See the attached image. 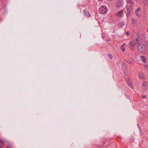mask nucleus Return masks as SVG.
<instances>
[{
	"mask_svg": "<svg viewBox=\"0 0 148 148\" xmlns=\"http://www.w3.org/2000/svg\"><path fill=\"white\" fill-rule=\"evenodd\" d=\"M140 39V38L139 35H137L136 36V37H135L134 38L133 41L135 43V44L138 43Z\"/></svg>",
	"mask_w": 148,
	"mask_h": 148,
	"instance_id": "nucleus-5",
	"label": "nucleus"
},
{
	"mask_svg": "<svg viewBox=\"0 0 148 148\" xmlns=\"http://www.w3.org/2000/svg\"><path fill=\"white\" fill-rule=\"evenodd\" d=\"M122 69L123 72L125 75L127 74V71H128V68L127 64L123 63L122 64Z\"/></svg>",
	"mask_w": 148,
	"mask_h": 148,
	"instance_id": "nucleus-3",
	"label": "nucleus"
},
{
	"mask_svg": "<svg viewBox=\"0 0 148 148\" xmlns=\"http://www.w3.org/2000/svg\"><path fill=\"white\" fill-rule=\"evenodd\" d=\"M140 0H135L136 1V2H138L139 1H140Z\"/></svg>",
	"mask_w": 148,
	"mask_h": 148,
	"instance_id": "nucleus-25",
	"label": "nucleus"
},
{
	"mask_svg": "<svg viewBox=\"0 0 148 148\" xmlns=\"http://www.w3.org/2000/svg\"><path fill=\"white\" fill-rule=\"evenodd\" d=\"M127 10L128 12L127 16H129L133 8V6L131 5H127Z\"/></svg>",
	"mask_w": 148,
	"mask_h": 148,
	"instance_id": "nucleus-4",
	"label": "nucleus"
},
{
	"mask_svg": "<svg viewBox=\"0 0 148 148\" xmlns=\"http://www.w3.org/2000/svg\"><path fill=\"white\" fill-rule=\"evenodd\" d=\"M126 34V35L127 36H128L129 35V32H126L125 33Z\"/></svg>",
	"mask_w": 148,
	"mask_h": 148,
	"instance_id": "nucleus-20",
	"label": "nucleus"
},
{
	"mask_svg": "<svg viewBox=\"0 0 148 148\" xmlns=\"http://www.w3.org/2000/svg\"><path fill=\"white\" fill-rule=\"evenodd\" d=\"M125 43H124L123 45H122L121 46L124 47V46L125 45Z\"/></svg>",
	"mask_w": 148,
	"mask_h": 148,
	"instance_id": "nucleus-24",
	"label": "nucleus"
},
{
	"mask_svg": "<svg viewBox=\"0 0 148 148\" xmlns=\"http://www.w3.org/2000/svg\"><path fill=\"white\" fill-rule=\"evenodd\" d=\"M139 77L140 79H143L144 78L143 77V74L142 73L140 72L139 74Z\"/></svg>",
	"mask_w": 148,
	"mask_h": 148,
	"instance_id": "nucleus-14",
	"label": "nucleus"
},
{
	"mask_svg": "<svg viewBox=\"0 0 148 148\" xmlns=\"http://www.w3.org/2000/svg\"><path fill=\"white\" fill-rule=\"evenodd\" d=\"M140 8H138L135 11V15L138 17H140V14L138 13V12L140 11Z\"/></svg>",
	"mask_w": 148,
	"mask_h": 148,
	"instance_id": "nucleus-10",
	"label": "nucleus"
},
{
	"mask_svg": "<svg viewBox=\"0 0 148 148\" xmlns=\"http://www.w3.org/2000/svg\"><path fill=\"white\" fill-rule=\"evenodd\" d=\"M121 49L123 52H124L125 50V49L124 47L121 46L120 47Z\"/></svg>",
	"mask_w": 148,
	"mask_h": 148,
	"instance_id": "nucleus-16",
	"label": "nucleus"
},
{
	"mask_svg": "<svg viewBox=\"0 0 148 148\" xmlns=\"http://www.w3.org/2000/svg\"><path fill=\"white\" fill-rule=\"evenodd\" d=\"M143 86H145L146 84V81H144L143 82Z\"/></svg>",
	"mask_w": 148,
	"mask_h": 148,
	"instance_id": "nucleus-18",
	"label": "nucleus"
},
{
	"mask_svg": "<svg viewBox=\"0 0 148 148\" xmlns=\"http://www.w3.org/2000/svg\"><path fill=\"white\" fill-rule=\"evenodd\" d=\"M142 97L143 98L145 99L147 97V96H142Z\"/></svg>",
	"mask_w": 148,
	"mask_h": 148,
	"instance_id": "nucleus-22",
	"label": "nucleus"
},
{
	"mask_svg": "<svg viewBox=\"0 0 148 148\" xmlns=\"http://www.w3.org/2000/svg\"><path fill=\"white\" fill-rule=\"evenodd\" d=\"M144 2L146 3H147L148 2V0H144Z\"/></svg>",
	"mask_w": 148,
	"mask_h": 148,
	"instance_id": "nucleus-21",
	"label": "nucleus"
},
{
	"mask_svg": "<svg viewBox=\"0 0 148 148\" xmlns=\"http://www.w3.org/2000/svg\"><path fill=\"white\" fill-rule=\"evenodd\" d=\"M126 81L128 85L131 88H132L133 86L132 85L131 79L130 78L127 77Z\"/></svg>",
	"mask_w": 148,
	"mask_h": 148,
	"instance_id": "nucleus-6",
	"label": "nucleus"
},
{
	"mask_svg": "<svg viewBox=\"0 0 148 148\" xmlns=\"http://www.w3.org/2000/svg\"><path fill=\"white\" fill-rule=\"evenodd\" d=\"M135 44L133 41L130 42L129 44V46L130 49L132 50L134 49V45Z\"/></svg>",
	"mask_w": 148,
	"mask_h": 148,
	"instance_id": "nucleus-8",
	"label": "nucleus"
},
{
	"mask_svg": "<svg viewBox=\"0 0 148 148\" xmlns=\"http://www.w3.org/2000/svg\"><path fill=\"white\" fill-rule=\"evenodd\" d=\"M0 143L4 144L3 142L1 140H0Z\"/></svg>",
	"mask_w": 148,
	"mask_h": 148,
	"instance_id": "nucleus-23",
	"label": "nucleus"
},
{
	"mask_svg": "<svg viewBox=\"0 0 148 148\" xmlns=\"http://www.w3.org/2000/svg\"><path fill=\"white\" fill-rule=\"evenodd\" d=\"M140 59L142 60L143 62L144 63H146V58L144 56H140Z\"/></svg>",
	"mask_w": 148,
	"mask_h": 148,
	"instance_id": "nucleus-12",
	"label": "nucleus"
},
{
	"mask_svg": "<svg viewBox=\"0 0 148 148\" xmlns=\"http://www.w3.org/2000/svg\"><path fill=\"white\" fill-rule=\"evenodd\" d=\"M127 5L132 6L133 4V2L131 0H127Z\"/></svg>",
	"mask_w": 148,
	"mask_h": 148,
	"instance_id": "nucleus-11",
	"label": "nucleus"
},
{
	"mask_svg": "<svg viewBox=\"0 0 148 148\" xmlns=\"http://www.w3.org/2000/svg\"><path fill=\"white\" fill-rule=\"evenodd\" d=\"M0 148H2V145H0Z\"/></svg>",
	"mask_w": 148,
	"mask_h": 148,
	"instance_id": "nucleus-26",
	"label": "nucleus"
},
{
	"mask_svg": "<svg viewBox=\"0 0 148 148\" xmlns=\"http://www.w3.org/2000/svg\"><path fill=\"white\" fill-rule=\"evenodd\" d=\"M123 13V10L119 11L115 15L117 17H121Z\"/></svg>",
	"mask_w": 148,
	"mask_h": 148,
	"instance_id": "nucleus-7",
	"label": "nucleus"
},
{
	"mask_svg": "<svg viewBox=\"0 0 148 148\" xmlns=\"http://www.w3.org/2000/svg\"><path fill=\"white\" fill-rule=\"evenodd\" d=\"M107 11V7L105 5L101 6L99 10V12L101 14H104L106 13Z\"/></svg>",
	"mask_w": 148,
	"mask_h": 148,
	"instance_id": "nucleus-2",
	"label": "nucleus"
},
{
	"mask_svg": "<svg viewBox=\"0 0 148 148\" xmlns=\"http://www.w3.org/2000/svg\"><path fill=\"white\" fill-rule=\"evenodd\" d=\"M132 22L133 24H136L137 23L136 21L134 19H132Z\"/></svg>",
	"mask_w": 148,
	"mask_h": 148,
	"instance_id": "nucleus-15",
	"label": "nucleus"
},
{
	"mask_svg": "<svg viewBox=\"0 0 148 148\" xmlns=\"http://www.w3.org/2000/svg\"><path fill=\"white\" fill-rule=\"evenodd\" d=\"M122 3L120 1H119L116 4V6L118 8H120L122 5Z\"/></svg>",
	"mask_w": 148,
	"mask_h": 148,
	"instance_id": "nucleus-13",
	"label": "nucleus"
},
{
	"mask_svg": "<svg viewBox=\"0 0 148 148\" xmlns=\"http://www.w3.org/2000/svg\"><path fill=\"white\" fill-rule=\"evenodd\" d=\"M137 48L139 52L142 54L145 53L147 51V48L146 46L143 43L138 44Z\"/></svg>",
	"mask_w": 148,
	"mask_h": 148,
	"instance_id": "nucleus-1",
	"label": "nucleus"
},
{
	"mask_svg": "<svg viewBox=\"0 0 148 148\" xmlns=\"http://www.w3.org/2000/svg\"><path fill=\"white\" fill-rule=\"evenodd\" d=\"M110 59H112L113 57L111 54H109L108 55Z\"/></svg>",
	"mask_w": 148,
	"mask_h": 148,
	"instance_id": "nucleus-19",
	"label": "nucleus"
},
{
	"mask_svg": "<svg viewBox=\"0 0 148 148\" xmlns=\"http://www.w3.org/2000/svg\"><path fill=\"white\" fill-rule=\"evenodd\" d=\"M127 62L129 64H132V61L130 60H127Z\"/></svg>",
	"mask_w": 148,
	"mask_h": 148,
	"instance_id": "nucleus-17",
	"label": "nucleus"
},
{
	"mask_svg": "<svg viewBox=\"0 0 148 148\" xmlns=\"http://www.w3.org/2000/svg\"><path fill=\"white\" fill-rule=\"evenodd\" d=\"M83 13L84 14V15L85 16H87V17H89L90 16V15L89 12L86 10H84L83 11Z\"/></svg>",
	"mask_w": 148,
	"mask_h": 148,
	"instance_id": "nucleus-9",
	"label": "nucleus"
}]
</instances>
